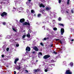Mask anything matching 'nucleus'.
Instances as JSON below:
<instances>
[{"label": "nucleus", "instance_id": "obj_1", "mask_svg": "<svg viewBox=\"0 0 74 74\" xmlns=\"http://www.w3.org/2000/svg\"><path fill=\"white\" fill-rule=\"evenodd\" d=\"M0 15L2 17H4V16L6 17L7 16V13L5 12H4L2 13Z\"/></svg>", "mask_w": 74, "mask_h": 74}, {"label": "nucleus", "instance_id": "obj_2", "mask_svg": "<svg viewBox=\"0 0 74 74\" xmlns=\"http://www.w3.org/2000/svg\"><path fill=\"white\" fill-rule=\"evenodd\" d=\"M66 74H72V71H70V70L68 69L66 70V72L65 73Z\"/></svg>", "mask_w": 74, "mask_h": 74}, {"label": "nucleus", "instance_id": "obj_3", "mask_svg": "<svg viewBox=\"0 0 74 74\" xmlns=\"http://www.w3.org/2000/svg\"><path fill=\"white\" fill-rule=\"evenodd\" d=\"M34 71V73H38L39 71H40V69L39 68H38L37 69H34L33 70Z\"/></svg>", "mask_w": 74, "mask_h": 74}, {"label": "nucleus", "instance_id": "obj_4", "mask_svg": "<svg viewBox=\"0 0 74 74\" xmlns=\"http://www.w3.org/2000/svg\"><path fill=\"white\" fill-rule=\"evenodd\" d=\"M50 57H51V56L48 55H47L45 56L43 58V59H47L49 58H50Z\"/></svg>", "mask_w": 74, "mask_h": 74}, {"label": "nucleus", "instance_id": "obj_5", "mask_svg": "<svg viewBox=\"0 0 74 74\" xmlns=\"http://www.w3.org/2000/svg\"><path fill=\"white\" fill-rule=\"evenodd\" d=\"M23 25H28V26H30V24L29 22H25L23 23Z\"/></svg>", "mask_w": 74, "mask_h": 74}, {"label": "nucleus", "instance_id": "obj_6", "mask_svg": "<svg viewBox=\"0 0 74 74\" xmlns=\"http://www.w3.org/2000/svg\"><path fill=\"white\" fill-rule=\"evenodd\" d=\"M64 32V29L61 28V34H62V35H63Z\"/></svg>", "mask_w": 74, "mask_h": 74}, {"label": "nucleus", "instance_id": "obj_7", "mask_svg": "<svg viewBox=\"0 0 74 74\" xmlns=\"http://www.w3.org/2000/svg\"><path fill=\"white\" fill-rule=\"evenodd\" d=\"M25 50L26 51H28L29 52V51H30V48L28 46L26 47Z\"/></svg>", "mask_w": 74, "mask_h": 74}, {"label": "nucleus", "instance_id": "obj_8", "mask_svg": "<svg viewBox=\"0 0 74 74\" xmlns=\"http://www.w3.org/2000/svg\"><path fill=\"white\" fill-rule=\"evenodd\" d=\"M33 49H34V50H35L36 51H38V49L37 48V47L35 46L33 48Z\"/></svg>", "mask_w": 74, "mask_h": 74}, {"label": "nucleus", "instance_id": "obj_9", "mask_svg": "<svg viewBox=\"0 0 74 74\" xmlns=\"http://www.w3.org/2000/svg\"><path fill=\"white\" fill-rule=\"evenodd\" d=\"M45 9L46 11H49L51 9V8L50 7H46V8H45Z\"/></svg>", "mask_w": 74, "mask_h": 74}, {"label": "nucleus", "instance_id": "obj_10", "mask_svg": "<svg viewBox=\"0 0 74 74\" xmlns=\"http://www.w3.org/2000/svg\"><path fill=\"white\" fill-rule=\"evenodd\" d=\"M25 20L24 18L21 19L20 20V23H23V22H25Z\"/></svg>", "mask_w": 74, "mask_h": 74}, {"label": "nucleus", "instance_id": "obj_11", "mask_svg": "<svg viewBox=\"0 0 74 74\" xmlns=\"http://www.w3.org/2000/svg\"><path fill=\"white\" fill-rule=\"evenodd\" d=\"M19 60V58H16L14 61V63L15 64H16V62H18Z\"/></svg>", "mask_w": 74, "mask_h": 74}, {"label": "nucleus", "instance_id": "obj_12", "mask_svg": "<svg viewBox=\"0 0 74 74\" xmlns=\"http://www.w3.org/2000/svg\"><path fill=\"white\" fill-rule=\"evenodd\" d=\"M44 10H41L40 11V12H41L42 14H45V13L44 12Z\"/></svg>", "mask_w": 74, "mask_h": 74}, {"label": "nucleus", "instance_id": "obj_13", "mask_svg": "<svg viewBox=\"0 0 74 74\" xmlns=\"http://www.w3.org/2000/svg\"><path fill=\"white\" fill-rule=\"evenodd\" d=\"M60 42L61 44H63V43H64V42H63V41H62V40H60Z\"/></svg>", "mask_w": 74, "mask_h": 74}, {"label": "nucleus", "instance_id": "obj_14", "mask_svg": "<svg viewBox=\"0 0 74 74\" xmlns=\"http://www.w3.org/2000/svg\"><path fill=\"white\" fill-rule=\"evenodd\" d=\"M26 36L27 37H30V34L28 33V34H27Z\"/></svg>", "mask_w": 74, "mask_h": 74}, {"label": "nucleus", "instance_id": "obj_15", "mask_svg": "<svg viewBox=\"0 0 74 74\" xmlns=\"http://www.w3.org/2000/svg\"><path fill=\"white\" fill-rule=\"evenodd\" d=\"M58 25L60 26H63V27H64V25L62 23H59L58 24Z\"/></svg>", "mask_w": 74, "mask_h": 74}, {"label": "nucleus", "instance_id": "obj_16", "mask_svg": "<svg viewBox=\"0 0 74 74\" xmlns=\"http://www.w3.org/2000/svg\"><path fill=\"white\" fill-rule=\"evenodd\" d=\"M40 16H41V14H38V17L40 18Z\"/></svg>", "mask_w": 74, "mask_h": 74}, {"label": "nucleus", "instance_id": "obj_17", "mask_svg": "<svg viewBox=\"0 0 74 74\" xmlns=\"http://www.w3.org/2000/svg\"><path fill=\"white\" fill-rule=\"evenodd\" d=\"M70 65H71V67H73V62H71L70 63Z\"/></svg>", "mask_w": 74, "mask_h": 74}, {"label": "nucleus", "instance_id": "obj_18", "mask_svg": "<svg viewBox=\"0 0 74 74\" xmlns=\"http://www.w3.org/2000/svg\"><path fill=\"white\" fill-rule=\"evenodd\" d=\"M38 55H40L41 56H42V54L41 52H39Z\"/></svg>", "mask_w": 74, "mask_h": 74}, {"label": "nucleus", "instance_id": "obj_19", "mask_svg": "<svg viewBox=\"0 0 74 74\" xmlns=\"http://www.w3.org/2000/svg\"><path fill=\"white\" fill-rule=\"evenodd\" d=\"M31 13H33V12L34 13V12H35L34 11V10H31Z\"/></svg>", "mask_w": 74, "mask_h": 74}, {"label": "nucleus", "instance_id": "obj_20", "mask_svg": "<svg viewBox=\"0 0 74 74\" xmlns=\"http://www.w3.org/2000/svg\"><path fill=\"white\" fill-rule=\"evenodd\" d=\"M18 69H17L18 70H19V69H21V65H19L18 66Z\"/></svg>", "mask_w": 74, "mask_h": 74}, {"label": "nucleus", "instance_id": "obj_21", "mask_svg": "<svg viewBox=\"0 0 74 74\" xmlns=\"http://www.w3.org/2000/svg\"><path fill=\"white\" fill-rule=\"evenodd\" d=\"M2 24L3 25H5L6 24V23L4 22H3L2 23Z\"/></svg>", "mask_w": 74, "mask_h": 74}, {"label": "nucleus", "instance_id": "obj_22", "mask_svg": "<svg viewBox=\"0 0 74 74\" xmlns=\"http://www.w3.org/2000/svg\"><path fill=\"white\" fill-rule=\"evenodd\" d=\"M26 37V35H24L23 36V38H25Z\"/></svg>", "mask_w": 74, "mask_h": 74}, {"label": "nucleus", "instance_id": "obj_23", "mask_svg": "<svg viewBox=\"0 0 74 74\" xmlns=\"http://www.w3.org/2000/svg\"><path fill=\"white\" fill-rule=\"evenodd\" d=\"M53 30H57V28L56 27H54L53 28Z\"/></svg>", "mask_w": 74, "mask_h": 74}, {"label": "nucleus", "instance_id": "obj_24", "mask_svg": "<svg viewBox=\"0 0 74 74\" xmlns=\"http://www.w3.org/2000/svg\"><path fill=\"white\" fill-rule=\"evenodd\" d=\"M42 3H41V4H40L39 7H42Z\"/></svg>", "mask_w": 74, "mask_h": 74}, {"label": "nucleus", "instance_id": "obj_25", "mask_svg": "<svg viewBox=\"0 0 74 74\" xmlns=\"http://www.w3.org/2000/svg\"><path fill=\"white\" fill-rule=\"evenodd\" d=\"M16 47H19V44H16Z\"/></svg>", "mask_w": 74, "mask_h": 74}, {"label": "nucleus", "instance_id": "obj_26", "mask_svg": "<svg viewBox=\"0 0 74 74\" xmlns=\"http://www.w3.org/2000/svg\"><path fill=\"white\" fill-rule=\"evenodd\" d=\"M47 70H51V68H49V67L48 66L47 67Z\"/></svg>", "mask_w": 74, "mask_h": 74}, {"label": "nucleus", "instance_id": "obj_27", "mask_svg": "<svg viewBox=\"0 0 74 74\" xmlns=\"http://www.w3.org/2000/svg\"><path fill=\"white\" fill-rule=\"evenodd\" d=\"M51 62L52 63H53V62H55V61H54V60H51Z\"/></svg>", "mask_w": 74, "mask_h": 74}, {"label": "nucleus", "instance_id": "obj_28", "mask_svg": "<svg viewBox=\"0 0 74 74\" xmlns=\"http://www.w3.org/2000/svg\"><path fill=\"white\" fill-rule=\"evenodd\" d=\"M13 11H15L16 10V8H13Z\"/></svg>", "mask_w": 74, "mask_h": 74}, {"label": "nucleus", "instance_id": "obj_29", "mask_svg": "<svg viewBox=\"0 0 74 74\" xmlns=\"http://www.w3.org/2000/svg\"><path fill=\"white\" fill-rule=\"evenodd\" d=\"M47 40V38H44V40L45 41H46Z\"/></svg>", "mask_w": 74, "mask_h": 74}, {"label": "nucleus", "instance_id": "obj_30", "mask_svg": "<svg viewBox=\"0 0 74 74\" xmlns=\"http://www.w3.org/2000/svg\"><path fill=\"white\" fill-rule=\"evenodd\" d=\"M40 44L42 46H44V45L43 44V43H42V42H41Z\"/></svg>", "mask_w": 74, "mask_h": 74}, {"label": "nucleus", "instance_id": "obj_31", "mask_svg": "<svg viewBox=\"0 0 74 74\" xmlns=\"http://www.w3.org/2000/svg\"><path fill=\"white\" fill-rule=\"evenodd\" d=\"M25 72H26V73H29V71H27V70H25Z\"/></svg>", "mask_w": 74, "mask_h": 74}, {"label": "nucleus", "instance_id": "obj_32", "mask_svg": "<svg viewBox=\"0 0 74 74\" xmlns=\"http://www.w3.org/2000/svg\"><path fill=\"white\" fill-rule=\"evenodd\" d=\"M58 21H61V18L60 17H59L58 18Z\"/></svg>", "mask_w": 74, "mask_h": 74}, {"label": "nucleus", "instance_id": "obj_33", "mask_svg": "<svg viewBox=\"0 0 74 74\" xmlns=\"http://www.w3.org/2000/svg\"><path fill=\"white\" fill-rule=\"evenodd\" d=\"M7 51H9V48H7L6 49Z\"/></svg>", "mask_w": 74, "mask_h": 74}, {"label": "nucleus", "instance_id": "obj_34", "mask_svg": "<svg viewBox=\"0 0 74 74\" xmlns=\"http://www.w3.org/2000/svg\"><path fill=\"white\" fill-rule=\"evenodd\" d=\"M53 53H54V54H57V53L55 52V51H54V52H53Z\"/></svg>", "mask_w": 74, "mask_h": 74}, {"label": "nucleus", "instance_id": "obj_35", "mask_svg": "<svg viewBox=\"0 0 74 74\" xmlns=\"http://www.w3.org/2000/svg\"><path fill=\"white\" fill-rule=\"evenodd\" d=\"M58 3H61V0H58Z\"/></svg>", "mask_w": 74, "mask_h": 74}, {"label": "nucleus", "instance_id": "obj_36", "mask_svg": "<svg viewBox=\"0 0 74 74\" xmlns=\"http://www.w3.org/2000/svg\"><path fill=\"white\" fill-rule=\"evenodd\" d=\"M45 72H47V71H48V70L47 69H45Z\"/></svg>", "mask_w": 74, "mask_h": 74}, {"label": "nucleus", "instance_id": "obj_37", "mask_svg": "<svg viewBox=\"0 0 74 74\" xmlns=\"http://www.w3.org/2000/svg\"><path fill=\"white\" fill-rule=\"evenodd\" d=\"M42 7H43V8H44V7H45V5L43 4L42 5Z\"/></svg>", "mask_w": 74, "mask_h": 74}, {"label": "nucleus", "instance_id": "obj_38", "mask_svg": "<svg viewBox=\"0 0 74 74\" xmlns=\"http://www.w3.org/2000/svg\"><path fill=\"white\" fill-rule=\"evenodd\" d=\"M60 40L59 39H56V41H59Z\"/></svg>", "mask_w": 74, "mask_h": 74}, {"label": "nucleus", "instance_id": "obj_39", "mask_svg": "<svg viewBox=\"0 0 74 74\" xmlns=\"http://www.w3.org/2000/svg\"><path fill=\"white\" fill-rule=\"evenodd\" d=\"M1 56L2 58H4V55H2Z\"/></svg>", "mask_w": 74, "mask_h": 74}, {"label": "nucleus", "instance_id": "obj_40", "mask_svg": "<svg viewBox=\"0 0 74 74\" xmlns=\"http://www.w3.org/2000/svg\"><path fill=\"white\" fill-rule=\"evenodd\" d=\"M67 4H68V5L69 4V2L67 1Z\"/></svg>", "mask_w": 74, "mask_h": 74}, {"label": "nucleus", "instance_id": "obj_41", "mask_svg": "<svg viewBox=\"0 0 74 74\" xmlns=\"http://www.w3.org/2000/svg\"><path fill=\"white\" fill-rule=\"evenodd\" d=\"M31 30H30V29H29V32H30V33H31Z\"/></svg>", "mask_w": 74, "mask_h": 74}, {"label": "nucleus", "instance_id": "obj_42", "mask_svg": "<svg viewBox=\"0 0 74 74\" xmlns=\"http://www.w3.org/2000/svg\"><path fill=\"white\" fill-rule=\"evenodd\" d=\"M32 53H35V51H34L32 52Z\"/></svg>", "mask_w": 74, "mask_h": 74}, {"label": "nucleus", "instance_id": "obj_43", "mask_svg": "<svg viewBox=\"0 0 74 74\" xmlns=\"http://www.w3.org/2000/svg\"><path fill=\"white\" fill-rule=\"evenodd\" d=\"M71 12L72 13H73V10H72L71 11Z\"/></svg>", "mask_w": 74, "mask_h": 74}, {"label": "nucleus", "instance_id": "obj_44", "mask_svg": "<svg viewBox=\"0 0 74 74\" xmlns=\"http://www.w3.org/2000/svg\"><path fill=\"white\" fill-rule=\"evenodd\" d=\"M66 12L68 14H69V12H68V11H66Z\"/></svg>", "mask_w": 74, "mask_h": 74}, {"label": "nucleus", "instance_id": "obj_45", "mask_svg": "<svg viewBox=\"0 0 74 74\" xmlns=\"http://www.w3.org/2000/svg\"><path fill=\"white\" fill-rule=\"evenodd\" d=\"M53 47V45H51V47Z\"/></svg>", "mask_w": 74, "mask_h": 74}, {"label": "nucleus", "instance_id": "obj_46", "mask_svg": "<svg viewBox=\"0 0 74 74\" xmlns=\"http://www.w3.org/2000/svg\"><path fill=\"white\" fill-rule=\"evenodd\" d=\"M45 62H48V60H45Z\"/></svg>", "mask_w": 74, "mask_h": 74}, {"label": "nucleus", "instance_id": "obj_47", "mask_svg": "<svg viewBox=\"0 0 74 74\" xmlns=\"http://www.w3.org/2000/svg\"><path fill=\"white\" fill-rule=\"evenodd\" d=\"M26 4H28V2H26Z\"/></svg>", "mask_w": 74, "mask_h": 74}, {"label": "nucleus", "instance_id": "obj_48", "mask_svg": "<svg viewBox=\"0 0 74 74\" xmlns=\"http://www.w3.org/2000/svg\"><path fill=\"white\" fill-rule=\"evenodd\" d=\"M13 30H14V31H15V29L14 28H13Z\"/></svg>", "mask_w": 74, "mask_h": 74}, {"label": "nucleus", "instance_id": "obj_49", "mask_svg": "<svg viewBox=\"0 0 74 74\" xmlns=\"http://www.w3.org/2000/svg\"><path fill=\"white\" fill-rule=\"evenodd\" d=\"M71 41H74V39H72L71 40Z\"/></svg>", "mask_w": 74, "mask_h": 74}, {"label": "nucleus", "instance_id": "obj_50", "mask_svg": "<svg viewBox=\"0 0 74 74\" xmlns=\"http://www.w3.org/2000/svg\"><path fill=\"white\" fill-rule=\"evenodd\" d=\"M53 21L54 22H55V20H53Z\"/></svg>", "mask_w": 74, "mask_h": 74}, {"label": "nucleus", "instance_id": "obj_51", "mask_svg": "<svg viewBox=\"0 0 74 74\" xmlns=\"http://www.w3.org/2000/svg\"><path fill=\"white\" fill-rule=\"evenodd\" d=\"M60 38H62V37H63V36H60Z\"/></svg>", "mask_w": 74, "mask_h": 74}, {"label": "nucleus", "instance_id": "obj_52", "mask_svg": "<svg viewBox=\"0 0 74 74\" xmlns=\"http://www.w3.org/2000/svg\"><path fill=\"white\" fill-rule=\"evenodd\" d=\"M31 0H28V1H29L30 2V1H31Z\"/></svg>", "mask_w": 74, "mask_h": 74}, {"label": "nucleus", "instance_id": "obj_53", "mask_svg": "<svg viewBox=\"0 0 74 74\" xmlns=\"http://www.w3.org/2000/svg\"><path fill=\"white\" fill-rule=\"evenodd\" d=\"M67 1L69 2H70V0H68Z\"/></svg>", "mask_w": 74, "mask_h": 74}, {"label": "nucleus", "instance_id": "obj_54", "mask_svg": "<svg viewBox=\"0 0 74 74\" xmlns=\"http://www.w3.org/2000/svg\"><path fill=\"white\" fill-rule=\"evenodd\" d=\"M36 62H38V60H36Z\"/></svg>", "mask_w": 74, "mask_h": 74}, {"label": "nucleus", "instance_id": "obj_55", "mask_svg": "<svg viewBox=\"0 0 74 74\" xmlns=\"http://www.w3.org/2000/svg\"><path fill=\"white\" fill-rule=\"evenodd\" d=\"M26 53H28V51H26Z\"/></svg>", "mask_w": 74, "mask_h": 74}, {"label": "nucleus", "instance_id": "obj_56", "mask_svg": "<svg viewBox=\"0 0 74 74\" xmlns=\"http://www.w3.org/2000/svg\"><path fill=\"white\" fill-rule=\"evenodd\" d=\"M47 39H49V38L47 37Z\"/></svg>", "mask_w": 74, "mask_h": 74}, {"label": "nucleus", "instance_id": "obj_57", "mask_svg": "<svg viewBox=\"0 0 74 74\" xmlns=\"http://www.w3.org/2000/svg\"><path fill=\"white\" fill-rule=\"evenodd\" d=\"M29 4L30 3V2H29Z\"/></svg>", "mask_w": 74, "mask_h": 74}]
</instances>
